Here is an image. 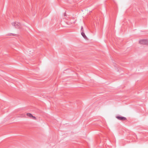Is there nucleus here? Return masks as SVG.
<instances>
[{
	"mask_svg": "<svg viewBox=\"0 0 148 148\" xmlns=\"http://www.w3.org/2000/svg\"><path fill=\"white\" fill-rule=\"evenodd\" d=\"M12 35V36H15L16 35V34H13L10 33L9 34H8V35H9V36H11Z\"/></svg>",
	"mask_w": 148,
	"mask_h": 148,
	"instance_id": "obj_6",
	"label": "nucleus"
},
{
	"mask_svg": "<svg viewBox=\"0 0 148 148\" xmlns=\"http://www.w3.org/2000/svg\"><path fill=\"white\" fill-rule=\"evenodd\" d=\"M12 25L16 28H19L21 27V24L20 23L18 22L13 23H12Z\"/></svg>",
	"mask_w": 148,
	"mask_h": 148,
	"instance_id": "obj_1",
	"label": "nucleus"
},
{
	"mask_svg": "<svg viewBox=\"0 0 148 148\" xmlns=\"http://www.w3.org/2000/svg\"><path fill=\"white\" fill-rule=\"evenodd\" d=\"M81 32H84L83 28V27L82 26L81 27Z\"/></svg>",
	"mask_w": 148,
	"mask_h": 148,
	"instance_id": "obj_7",
	"label": "nucleus"
},
{
	"mask_svg": "<svg viewBox=\"0 0 148 148\" xmlns=\"http://www.w3.org/2000/svg\"><path fill=\"white\" fill-rule=\"evenodd\" d=\"M32 118L33 119H34V120H36V118L35 116H32Z\"/></svg>",
	"mask_w": 148,
	"mask_h": 148,
	"instance_id": "obj_8",
	"label": "nucleus"
},
{
	"mask_svg": "<svg viewBox=\"0 0 148 148\" xmlns=\"http://www.w3.org/2000/svg\"><path fill=\"white\" fill-rule=\"evenodd\" d=\"M116 118L118 120L122 121H125L127 120L126 117L120 116H116Z\"/></svg>",
	"mask_w": 148,
	"mask_h": 148,
	"instance_id": "obj_3",
	"label": "nucleus"
},
{
	"mask_svg": "<svg viewBox=\"0 0 148 148\" xmlns=\"http://www.w3.org/2000/svg\"><path fill=\"white\" fill-rule=\"evenodd\" d=\"M27 115L28 116H29L30 117H32L33 116L31 114L29 113H27Z\"/></svg>",
	"mask_w": 148,
	"mask_h": 148,
	"instance_id": "obj_5",
	"label": "nucleus"
},
{
	"mask_svg": "<svg viewBox=\"0 0 148 148\" xmlns=\"http://www.w3.org/2000/svg\"><path fill=\"white\" fill-rule=\"evenodd\" d=\"M139 43L141 44L146 45L148 43V40L146 39L141 40L139 41Z\"/></svg>",
	"mask_w": 148,
	"mask_h": 148,
	"instance_id": "obj_2",
	"label": "nucleus"
},
{
	"mask_svg": "<svg viewBox=\"0 0 148 148\" xmlns=\"http://www.w3.org/2000/svg\"><path fill=\"white\" fill-rule=\"evenodd\" d=\"M81 35L82 36L85 38H87V37L85 35V33H84V32H81Z\"/></svg>",
	"mask_w": 148,
	"mask_h": 148,
	"instance_id": "obj_4",
	"label": "nucleus"
}]
</instances>
